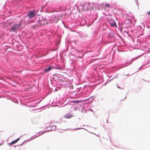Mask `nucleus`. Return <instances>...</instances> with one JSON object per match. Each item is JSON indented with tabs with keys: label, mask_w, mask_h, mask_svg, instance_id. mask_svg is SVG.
Wrapping results in <instances>:
<instances>
[{
	"label": "nucleus",
	"mask_w": 150,
	"mask_h": 150,
	"mask_svg": "<svg viewBox=\"0 0 150 150\" xmlns=\"http://www.w3.org/2000/svg\"><path fill=\"white\" fill-rule=\"evenodd\" d=\"M21 25V23L14 24L10 29V30L13 32H15L18 29Z\"/></svg>",
	"instance_id": "nucleus-1"
},
{
	"label": "nucleus",
	"mask_w": 150,
	"mask_h": 150,
	"mask_svg": "<svg viewBox=\"0 0 150 150\" xmlns=\"http://www.w3.org/2000/svg\"><path fill=\"white\" fill-rule=\"evenodd\" d=\"M39 22L40 23V24L38 25V26H39L41 25H45L47 24V22L46 19H44V20H39Z\"/></svg>",
	"instance_id": "nucleus-2"
},
{
	"label": "nucleus",
	"mask_w": 150,
	"mask_h": 150,
	"mask_svg": "<svg viewBox=\"0 0 150 150\" xmlns=\"http://www.w3.org/2000/svg\"><path fill=\"white\" fill-rule=\"evenodd\" d=\"M35 15V11H29L28 12V16L30 18H32Z\"/></svg>",
	"instance_id": "nucleus-3"
},
{
	"label": "nucleus",
	"mask_w": 150,
	"mask_h": 150,
	"mask_svg": "<svg viewBox=\"0 0 150 150\" xmlns=\"http://www.w3.org/2000/svg\"><path fill=\"white\" fill-rule=\"evenodd\" d=\"M54 19H57L56 21H57L59 19V18L61 17V16L58 13H56L54 15Z\"/></svg>",
	"instance_id": "nucleus-4"
},
{
	"label": "nucleus",
	"mask_w": 150,
	"mask_h": 150,
	"mask_svg": "<svg viewBox=\"0 0 150 150\" xmlns=\"http://www.w3.org/2000/svg\"><path fill=\"white\" fill-rule=\"evenodd\" d=\"M88 5L87 6V9L88 10L93 9L94 4L92 3H87Z\"/></svg>",
	"instance_id": "nucleus-5"
},
{
	"label": "nucleus",
	"mask_w": 150,
	"mask_h": 150,
	"mask_svg": "<svg viewBox=\"0 0 150 150\" xmlns=\"http://www.w3.org/2000/svg\"><path fill=\"white\" fill-rule=\"evenodd\" d=\"M73 117L72 115L71 114H67L64 116V117L66 119H69Z\"/></svg>",
	"instance_id": "nucleus-6"
},
{
	"label": "nucleus",
	"mask_w": 150,
	"mask_h": 150,
	"mask_svg": "<svg viewBox=\"0 0 150 150\" xmlns=\"http://www.w3.org/2000/svg\"><path fill=\"white\" fill-rule=\"evenodd\" d=\"M20 139V138H18V139H17L16 140L13 141L12 142L10 143L9 144V145H13V144H15Z\"/></svg>",
	"instance_id": "nucleus-7"
},
{
	"label": "nucleus",
	"mask_w": 150,
	"mask_h": 150,
	"mask_svg": "<svg viewBox=\"0 0 150 150\" xmlns=\"http://www.w3.org/2000/svg\"><path fill=\"white\" fill-rule=\"evenodd\" d=\"M51 69V67H48V68L45 69L44 70V72H47L49 71H50Z\"/></svg>",
	"instance_id": "nucleus-8"
},
{
	"label": "nucleus",
	"mask_w": 150,
	"mask_h": 150,
	"mask_svg": "<svg viewBox=\"0 0 150 150\" xmlns=\"http://www.w3.org/2000/svg\"><path fill=\"white\" fill-rule=\"evenodd\" d=\"M81 102V101L79 100H75L71 101V103H78Z\"/></svg>",
	"instance_id": "nucleus-9"
},
{
	"label": "nucleus",
	"mask_w": 150,
	"mask_h": 150,
	"mask_svg": "<svg viewBox=\"0 0 150 150\" xmlns=\"http://www.w3.org/2000/svg\"><path fill=\"white\" fill-rule=\"evenodd\" d=\"M106 7H108V8H109L110 7V5L109 4H107L105 5V9Z\"/></svg>",
	"instance_id": "nucleus-10"
},
{
	"label": "nucleus",
	"mask_w": 150,
	"mask_h": 150,
	"mask_svg": "<svg viewBox=\"0 0 150 150\" xmlns=\"http://www.w3.org/2000/svg\"><path fill=\"white\" fill-rule=\"evenodd\" d=\"M111 25L112 26L114 27L115 26H116V25L115 22L112 23H111Z\"/></svg>",
	"instance_id": "nucleus-11"
},
{
	"label": "nucleus",
	"mask_w": 150,
	"mask_h": 150,
	"mask_svg": "<svg viewBox=\"0 0 150 150\" xmlns=\"http://www.w3.org/2000/svg\"><path fill=\"white\" fill-rule=\"evenodd\" d=\"M149 15H150V11H149L148 13H147Z\"/></svg>",
	"instance_id": "nucleus-12"
}]
</instances>
